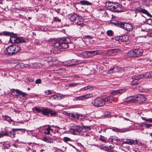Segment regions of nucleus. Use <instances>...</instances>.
I'll return each mask as SVG.
<instances>
[{
  "label": "nucleus",
  "mask_w": 152,
  "mask_h": 152,
  "mask_svg": "<svg viewBox=\"0 0 152 152\" xmlns=\"http://www.w3.org/2000/svg\"><path fill=\"white\" fill-rule=\"evenodd\" d=\"M71 39L69 38H63L58 39L54 43V48L53 49V53L55 54L58 52V49L61 48L66 49L72 46L71 42Z\"/></svg>",
  "instance_id": "1"
},
{
  "label": "nucleus",
  "mask_w": 152,
  "mask_h": 152,
  "mask_svg": "<svg viewBox=\"0 0 152 152\" xmlns=\"http://www.w3.org/2000/svg\"><path fill=\"white\" fill-rule=\"evenodd\" d=\"M114 99L113 96L111 95L104 98L98 97L94 99L92 102L96 107H101L104 105L105 102H111Z\"/></svg>",
  "instance_id": "2"
},
{
  "label": "nucleus",
  "mask_w": 152,
  "mask_h": 152,
  "mask_svg": "<svg viewBox=\"0 0 152 152\" xmlns=\"http://www.w3.org/2000/svg\"><path fill=\"white\" fill-rule=\"evenodd\" d=\"M12 34H13L12 32H10L7 31H4L0 33V35L11 36L10 37V41L12 43H21L25 42L26 41L23 38L18 37L16 35L13 36ZM1 42V40L0 39V43Z\"/></svg>",
  "instance_id": "3"
},
{
  "label": "nucleus",
  "mask_w": 152,
  "mask_h": 152,
  "mask_svg": "<svg viewBox=\"0 0 152 152\" xmlns=\"http://www.w3.org/2000/svg\"><path fill=\"white\" fill-rule=\"evenodd\" d=\"M105 5L108 9L113 12H122L123 10L122 6L118 3L114 2L107 1Z\"/></svg>",
  "instance_id": "4"
},
{
  "label": "nucleus",
  "mask_w": 152,
  "mask_h": 152,
  "mask_svg": "<svg viewBox=\"0 0 152 152\" xmlns=\"http://www.w3.org/2000/svg\"><path fill=\"white\" fill-rule=\"evenodd\" d=\"M151 77H152V75L148 72L144 73L137 76H134L132 78V80L131 82V84L133 85H137L139 84V80L140 79Z\"/></svg>",
  "instance_id": "5"
},
{
  "label": "nucleus",
  "mask_w": 152,
  "mask_h": 152,
  "mask_svg": "<svg viewBox=\"0 0 152 152\" xmlns=\"http://www.w3.org/2000/svg\"><path fill=\"white\" fill-rule=\"evenodd\" d=\"M20 49V47L18 45H10L6 49L5 53L6 55L9 56H12L18 52Z\"/></svg>",
  "instance_id": "6"
},
{
  "label": "nucleus",
  "mask_w": 152,
  "mask_h": 152,
  "mask_svg": "<svg viewBox=\"0 0 152 152\" xmlns=\"http://www.w3.org/2000/svg\"><path fill=\"white\" fill-rule=\"evenodd\" d=\"M112 23L117 26L120 27L128 31H130L132 29V26L128 23L123 22L119 21H115L113 22Z\"/></svg>",
  "instance_id": "7"
},
{
  "label": "nucleus",
  "mask_w": 152,
  "mask_h": 152,
  "mask_svg": "<svg viewBox=\"0 0 152 152\" xmlns=\"http://www.w3.org/2000/svg\"><path fill=\"white\" fill-rule=\"evenodd\" d=\"M143 50L141 49H134L129 51L127 53V56L130 57H137L142 55Z\"/></svg>",
  "instance_id": "8"
},
{
  "label": "nucleus",
  "mask_w": 152,
  "mask_h": 152,
  "mask_svg": "<svg viewBox=\"0 0 152 152\" xmlns=\"http://www.w3.org/2000/svg\"><path fill=\"white\" fill-rule=\"evenodd\" d=\"M42 114L43 115L48 116H54L57 114L56 112L53 111L48 108L42 107Z\"/></svg>",
  "instance_id": "9"
},
{
  "label": "nucleus",
  "mask_w": 152,
  "mask_h": 152,
  "mask_svg": "<svg viewBox=\"0 0 152 152\" xmlns=\"http://www.w3.org/2000/svg\"><path fill=\"white\" fill-rule=\"evenodd\" d=\"M134 10L135 11L134 13L135 14L134 15V17L137 16V12L140 13H143L146 14L147 16L152 17V15L150 14V13L146 10L144 9L141 7H137L134 8Z\"/></svg>",
  "instance_id": "10"
},
{
  "label": "nucleus",
  "mask_w": 152,
  "mask_h": 152,
  "mask_svg": "<svg viewBox=\"0 0 152 152\" xmlns=\"http://www.w3.org/2000/svg\"><path fill=\"white\" fill-rule=\"evenodd\" d=\"M79 63L78 60L72 59L65 61L64 62V64L66 66H70L78 64Z\"/></svg>",
  "instance_id": "11"
},
{
  "label": "nucleus",
  "mask_w": 152,
  "mask_h": 152,
  "mask_svg": "<svg viewBox=\"0 0 152 152\" xmlns=\"http://www.w3.org/2000/svg\"><path fill=\"white\" fill-rule=\"evenodd\" d=\"M146 99L145 96L142 94H139L137 96H135V103H142L145 102Z\"/></svg>",
  "instance_id": "12"
},
{
  "label": "nucleus",
  "mask_w": 152,
  "mask_h": 152,
  "mask_svg": "<svg viewBox=\"0 0 152 152\" xmlns=\"http://www.w3.org/2000/svg\"><path fill=\"white\" fill-rule=\"evenodd\" d=\"M124 144H127L130 145L137 144L138 145H141V143H138L137 140H133L131 139H126V141L124 142Z\"/></svg>",
  "instance_id": "13"
},
{
  "label": "nucleus",
  "mask_w": 152,
  "mask_h": 152,
  "mask_svg": "<svg viewBox=\"0 0 152 152\" xmlns=\"http://www.w3.org/2000/svg\"><path fill=\"white\" fill-rule=\"evenodd\" d=\"M74 23L78 25L81 26H83V20L81 17L79 15Z\"/></svg>",
  "instance_id": "14"
},
{
  "label": "nucleus",
  "mask_w": 152,
  "mask_h": 152,
  "mask_svg": "<svg viewBox=\"0 0 152 152\" xmlns=\"http://www.w3.org/2000/svg\"><path fill=\"white\" fill-rule=\"evenodd\" d=\"M84 136L86 137V139L88 141H91L94 138V136L91 132H88L84 134Z\"/></svg>",
  "instance_id": "15"
},
{
  "label": "nucleus",
  "mask_w": 152,
  "mask_h": 152,
  "mask_svg": "<svg viewBox=\"0 0 152 152\" xmlns=\"http://www.w3.org/2000/svg\"><path fill=\"white\" fill-rule=\"evenodd\" d=\"M109 140L112 143H113L115 144H118L120 141V140L116 137H111L109 139Z\"/></svg>",
  "instance_id": "16"
},
{
  "label": "nucleus",
  "mask_w": 152,
  "mask_h": 152,
  "mask_svg": "<svg viewBox=\"0 0 152 152\" xmlns=\"http://www.w3.org/2000/svg\"><path fill=\"white\" fill-rule=\"evenodd\" d=\"M78 15L75 13H72L68 15V18L72 22L74 23Z\"/></svg>",
  "instance_id": "17"
},
{
  "label": "nucleus",
  "mask_w": 152,
  "mask_h": 152,
  "mask_svg": "<svg viewBox=\"0 0 152 152\" xmlns=\"http://www.w3.org/2000/svg\"><path fill=\"white\" fill-rule=\"evenodd\" d=\"M135 96H130L124 99L125 102H129L130 103H135Z\"/></svg>",
  "instance_id": "18"
},
{
  "label": "nucleus",
  "mask_w": 152,
  "mask_h": 152,
  "mask_svg": "<svg viewBox=\"0 0 152 152\" xmlns=\"http://www.w3.org/2000/svg\"><path fill=\"white\" fill-rule=\"evenodd\" d=\"M11 91L12 93H13L15 91L17 94H21V95L22 96L24 97H26L28 95L26 93L22 92L21 91L18 89H15L14 88H12L11 90Z\"/></svg>",
  "instance_id": "19"
},
{
  "label": "nucleus",
  "mask_w": 152,
  "mask_h": 152,
  "mask_svg": "<svg viewBox=\"0 0 152 152\" xmlns=\"http://www.w3.org/2000/svg\"><path fill=\"white\" fill-rule=\"evenodd\" d=\"M141 15L142 17L143 21L144 23H146L152 26V19H151L149 18L147 19L146 18L144 17L141 14Z\"/></svg>",
  "instance_id": "20"
},
{
  "label": "nucleus",
  "mask_w": 152,
  "mask_h": 152,
  "mask_svg": "<svg viewBox=\"0 0 152 152\" xmlns=\"http://www.w3.org/2000/svg\"><path fill=\"white\" fill-rule=\"evenodd\" d=\"M43 130L44 133L45 134L49 135L50 134V131L53 132V129H51L50 125H48L47 126V128L44 129Z\"/></svg>",
  "instance_id": "21"
},
{
  "label": "nucleus",
  "mask_w": 152,
  "mask_h": 152,
  "mask_svg": "<svg viewBox=\"0 0 152 152\" xmlns=\"http://www.w3.org/2000/svg\"><path fill=\"white\" fill-rule=\"evenodd\" d=\"M42 140L47 143H53V140L52 138L49 137H45L42 138Z\"/></svg>",
  "instance_id": "22"
},
{
  "label": "nucleus",
  "mask_w": 152,
  "mask_h": 152,
  "mask_svg": "<svg viewBox=\"0 0 152 152\" xmlns=\"http://www.w3.org/2000/svg\"><path fill=\"white\" fill-rule=\"evenodd\" d=\"M126 91L125 89H121L116 91H114L112 92V94L114 95H118L122 94Z\"/></svg>",
  "instance_id": "23"
},
{
  "label": "nucleus",
  "mask_w": 152,
  "mask_h": 152,
  "mask_svg": "<svg viewBox=\"0 0 152 152\" xmlns=\"http://www.w3.org/2000/svg\"><path fill=\"white\" fill-rule=\"evenodd\" d=\"M91 129L90 126H81V132H85L90 131Z\"/></svg>",
  "instance_id": "24"
},
{
  "label": "nucleus",
  "mask_w": 152,
  "mask_h": 152,
  "mask_svg": "<svg viewBox=\"0 0 152 152\" xmlns=\"http://www.w3.org/2000/svg\"><path fill=\"white\" fill-rule=\"evenodd\" d=\"M119 69L117 67H115L113 68H111L108 71V74H111L115 72H119Z\"/></svg>",
  "instance_id": "25"
},
{
  "label": "nucleus",
  "mask_w": 152,
  "mask_h": 152,
  "mask_svg": "<svg viewBox=\"0 0 152 152\" xmlns=\"http://www.w3.org/2000/svg\"><path fill=\"white\" fill-rule=\"evenodd\" d=\"M72 130H73V131L75 132H81V126L78 125L74 126L73 128L71 129Z\"/></svg>",
  "instance_id": "26"
},
{
  "label": "nucleus",
  "mask_w": 152,
  "mask_h": 152,
  "mask_svg": "<svg viewBox=\"0 0 152 152\" xmlns=\"http://www.w3.org/2000/svg\"><path fill=\"white\" fill-rule=\"evenodd\" d=\"M112 129L113 131L115 132H120L122 133L126 131V130L125 129H119L118 128L115 127L112 128Z\"/></svg>",
  "instance_id": "27"
},
{
  "label": "nucleus",
  "mask_w": 152,
  "mask_h": 152,
  "mask_svg": "<svg viewBox=\"0 0 152 152\" xmlns=\"http://www.w3.org/2000/svg\"><path fill=\"white\" fill-rule=\"evenodd\" d=\"M80 3L82 5H91L92 3L86 0H81L80 2Z\"/></svg>",
  "instance_id": "28"
},
{
  "label": "nucleus",
  "mask_w": 152,
  "mask_h": 152,
  "mask_svg": "<svg viewBox=\"0 0 152 152\" xmlns=\"http://www.w3.org/2000/svg\"><path fill=\"white\" fill-rule=\"evenodd\" d=\"M82 55L85 58H90L89 51L83 52L82 53Z\"/></svg>",
  "instance_id": "29"
},
{
  "label": "nucleus",
  "mask_w": 152,
  "mask_h": 152,
  "mask_svg": "<svg viewBox=\"0 0 152 152\" xmlns=\"http://www.w3.org/2000/svg\"><path fill=\"white\" fill-rule=\"evenodd\" d=\"M121 42H126L129 39V36L127 35H124L123 36H121Z\"/></svg>",
  "instance_id": "30"
},
{
  "label": "nucleus",
  "mask_w": 152,
  "mask_h": 152,
  "mask_svg": "<svg viewBox=\"0 0 152 152\" xmlns=\"http://www.w3.org/2000/svg\"><path fill=\"white\" fill-rule=\"evenodd\" d=\"M13 131V129H12V131H11L9 132V137H10L12 138H14L15 137V135L16 133H15V131Z\"/></svg>",
  "instance_id": "31"
},
{
  "label": "nucleus",
  "mask_w": 152,
  "mask_h": 152,
  "mask_svg": "<svg viewBox=\"0 0 152 152\" xmlns=\"http://www.w3.org/2000/svg\"><path fill=\"white\" fill-rule=\"evenodd\" d=\"M89 52L90 54V58L98 54V51L97 50L89 51Z\"/></svg>",
  "instance_id": "32"
},
{
  "label": "nucleus",
  "mask_w": 152,
  "mask_h": 152,
  "mask_svg": "<svg viewBox=\"0 0 152 152\" xmlns=\"http://www.w3.org/2000/svg\"><path fill=\"white\" fill-rule=\"evenodd\" d=\"M59 100H60L62 98H66V97L69 96V95H64L61 94H58Z\"/></svg>",
  "instance_id": "33"
},
{
  "label": "nucleus",
  "mask_w": 152,
  "mask_h": 152,
  "mask_svg": "<svg viewBox=\"0 0 152 152\" xmlns=\"http://www.w3.org/2000/svg\"><path fill=\"white\" fill-rule=\"evenodd\" d=\"M94 86H88L83 88V89L85 90H86L88 89H89L90 90H92L94 89Z\"/></svg>",
  "instance_id": "34"
},
{
  "label": "nucleus",
  "mask_w": 152,
  "mask_h": 152,
  "mask_svg": "<svg viewBox=\"0 0 152 152\" xmlns=\"http://www.w3.org/2000/svg\"><path fill=\"white\" fill-rule=\"evenodd\" d=\"M142 119L146 121L150 122L152 123V118H146L142 117Z\"/></svg>",
  "instance_id": "35"
},
{
  "label": "nucleus",
  "mask_w": 152,
  "mask_h": 152,
  "mask_svg": "<svg viewBox=\"0 0 152 152\" xmlns=\"http://www.w3.org/2000/svg\"><path fill=\"white\" fill-rule=\"evenodd\" d=\"M50 98L52 100H54L57 99L59 100L58 94L53 95L50 97Z\"/></svg>",
  "instance_id": "36"
},
{
  "label": "nucleus",
  "mask_w": 152,
  "mask_h": 152,
  "mask_svg": "<svg viewBox=\"0 0 152 152\" xmlns=\"http://www.w3.org/2000/svg\"><path fill=\"white\" fill-rule=\"evenodd\" d=\"M13 131H21L22 133L23 134L25 133L26 130L25 129H13Z\"/></svg>",
  "instance_id": "37"
},
{
  "label": "nucleus",
  "mask_w": 152,
  "mask_h": 152,
  "mask_svg": "<svg viewBox=\"0 0 152 152\" xmlns=\"http://www.w3.org/2000/svg\"><path fill=\"white\" fill-rule=\"evenodd\" d=\"M131 118L130 114L128 113H126L125 117L124 118V119L126 120L129 121H130L132 122V121L130 120V119H129L128 118Z\"/></svg>",
  "instance_id": "38"
},
{
  "label": "nucleus",
  "mask_w": 152,
  "mask_h": 152,
  "mask_svg": "<svg viewBox=\"0 0 152 152\" xmlns=\"http://www.w3.org/2000/svg\"><path fill=\"white\" fill-rule=\"evenodd\" d=\"M107 34L108 36H113L114 34L113 31L111 30L107 31Z\"/></svg>",
  "instance_id": "39"
},
{
  "label": "nucleus",
  "mask_w": 152,
  "mask_h": 152,
  "mask_svg": "<svg viewBox=\"0 0 152 152\" xmlns=\"http://www.w3.org/2000/svg\"><path fill=\"white\" fill-rule=\"evenodd\" d=\"M45 60L48 62L53 61L52 58L51 57L45 58Z\"/></svg>",
  "instance_id": "40"
},
{
  "label": "nucleus",
  "mask_w": 152,
  "mask_h": 152,
  "mask_svg": "<svg viewBox=\"0 0 152 152\" xmlns=\"http://www.w3.org/2000/svg\"><path fill=\"white\" fill-rule=\"evenodd\" d=\"M147 61V59L146 58H140L138 60L139 62L141 63H145Z\"/></svg>",
  "instance_id": "41"
},
{
  "label": "nucleus",
  "mask_w": 152,
  "mask_h": 152,
  "mask_svg": "<svg viewBox=\"0 0 152 152\" xmlns=\"http://www.w3.org/2000/svg\"><path fill=\"white\" fill-rule=\"evenodd\" d=\"M93 96V95L92 94H91L84 95V97L85 99H87L92 97Z\"/></svg>",
  "instance_id": "42"
},
{
  "label": "nucleus",
  "mask_w": 152,
  "mask_h": 152,
  "mask_svg": "<svg viewBox=\"0 0 152 152\" xmlns=\"http://www.w3.org/2000/svg\"><path fill=\"white\" fill-rule=\"evenodd\" d=\"M78 84L77 83H69L68 85L70 87H73L77 86Z\"/></svg>",
  "instance_id": "43"
},
{
  "label": "nucleus",
  "mask_w": 152,
  "mask_h": 152,
  "mask_svg": "<svg viewBox=\"0 0 152 152\" xmlns=\"http://www.w3.org/2000/svg\"><path fill=\"white\" fill-rule=\"evenodd\" d=\"M34 109L38 113H42V108L40 109L37 107H35L34 108Z\"/></svg>",
  "instance_id": "44"
},
{
  "label": "nucleus",
  "mask_w": 152,
  "mask_h": 152,
  "mask_svg": "<svg viewBox=\"0 0 152 152\" xmlns=\"http://www.w3.org/2000/svg\"><path fill=\"white\" fill-rule=\"evenodd\" d=\"M99 140L103 142H105L106 139V137H104L100 135L99 138Z\"/></svg>",
  "instance_id": "45"
},
{
  "label": "nucleus",
  "mask_w": 152,
  "mask_h": 152,
  "mask_svg": "<svg viewBox=\"0 0 152 152\" xmlns=\"http://www.w3.org/2000/svg\"><path fill=\"white\" fill-rule=\"evenodd\" d=\"M76 41L78 42L77 43H78L79 44H81L84 42V41L82 38H77L76 39Z\"/></svg>",
  "instance_id": "46"
},
{
  "label": "nucleus",
  "mask_w": 152,
  "mask_h": 152,
  "mask_svg": "<svg viewBox=\"0 0 152 152\" xmlns=\"http://www.w3.org/2000/svg\"><path fill=\"white\" fill-rule=\"evenodd\" d=\"M63 140L65 142H67L68 141H69L71 140V139L67 137H65L63 139Z\"/></svg>",
  "instance_id": "47"
},
{
  "label": "nucleus",
  "mask_w": 152,
  "mask_h": 152,
  "mask_svg": "<svg viewBox=\"0 0 152 152\" xmlns=\"http://www.w3.org/2000/svg\"><path fill=\"white\" fill-rule=\"evenodd\" d=\"M144 126L145 127L146 129L150 128L151 127V124H144Z\"/></svg>",
  "instance_id": "48"
},
{
  "label": "nucleus",
  "mask_w": 152,
  "mask_h": 152,
  "mask_svg": "<svg viewBox=\"0 0 152 152\" xmlns=\"http://www.w3.org/2000/svg\"><path fill=\"white\" fill-rule=\"evenodd\" d=\"M26 151L28 152H36L35 150L31 149L29 147H28V148L26 149Z\"/></svg>",
  "instance_id": "49"
},
{
  "label": "nucleus",
  "mask_w": 152,
  "mask_h": 152,
  "mask_svg": "<svg viewBox=\"0 0 152 152\" xmlns=\"http://www.w3.org/2000/svg\"><path fill=\"white\" fill-rule=\"evenodd\" d=\"M45 93L46 95L50 94H52L51 91L50 90H46L45 91Z\"/></svg>",
  "instance_id": "50"
},
{
  "label": "nucleus",
  "mask_w": 152,
  "mask_h": 152,
  "mask_svg": "<svg viewBox=\"0 0 152 152\" xmlns=\"http://www.w3.org/2000/svg\"><path fill=\"white\" fill-rule=\"evenodd\" d=\"M113 53H114L113 49L109 50L107 51V53L109 55H110Z\"/></svg>",
  "instance_id": "51"
},
{
  "label": "nucleus",
  "mask_w": 152,
  "mask_h": 152,
  "mask_svg": "<svg viewBox=\"0 0 152 152\" xmlns=\"http://www.w3.org/2000/svg\"><path fill=\"white\" fill-rule=\"evenodd\" d=\"M113 49L114 53L118 52L120 50V49L118 48H114Z\"/></svg>",
  "instance_id": "52"
},
{
  "label": "nucleus",
  "mask_w": 152,
  "mask_h": 152,
  "mask_svg": "<svg viewBox=\"0 0 152 152\" xmlns=\"http://www.w3.org/2000/svg\"><path fill=\"white\" fill-rule=\"evenodd\" d=\"M5 120L7 121L10 122H12L13 121L12 120L11 118L10 117H9V118H8L7 119H5Z\"/></svg>",
  "instance_id": "53"
},
{
  "label": "nucleus",
  "mask_w": 152,
  "mask_h": 152,
  "mask_svg": "<svg viewBox=\"0 0 152 152\" xmlns=\"http://www.w3.org/2000/svg\"><path fill=\"white\" fill-rule=\"evenodd\" d=\"M35 83L37 84L41 83V80L40 79L37 80L35 82Z\"/></svg>",
  "instance_id": "54"
},
{
  "label": "nucleus",
  "mask_w": 152,
  "mask_h": 152,
  "mask_svg": "<svg viewBox=\"0 0 152 152\" xmlns=\"http://www.w3.org/2000/svg\"><path fill=\"white\" fill-rule=\"evenodd\" d=\"M79 99V100H83L84 99H85L84 97V95L79 96L78 97Z\"/></svg>",
  "instance_id": "55"
},
{
  "label": "nucleus",
  "mask_w": 152,
  "mask_h": 152,
  "mask_svg": "<svg viewBox=\"0 0 152 152\" xmlns=\"http://www.w3.org/2000/svg\"><path fill=\"white\" fill-rule=\"evenodd\" d=\"M54 19L55 21H57L59 22H60L61 21V19H59L58 17H55L54 18Z\"/></svg>",
  "instance_id": "56"
},
{
  "label": "nucleus",
  "mask_w": 152,
  "mask_h": 152,
  "mask_svg": "<svg viewBox=\"0 0 152 152\" xmlns=\"http://www.w3.org/2000/svg\"><path fill=\"white\" fill-rule=\"evenodd\" d=\"M115 40L119 41V42L121 41V37L118 36L115 38Z\"/></svg>",
  "instance_id": "57"
},
{
  "label": "nucleus",
  "mask_w": 152,
  "mask_h": 152,
  "mask_svg": "<svg viewBox=\"0 0 152 152\" xmlns=\"http://www.w3.org/2000/svg\"><path fill=\"white\" fill-rule=\"evenodd\" d=\"M85 38L88 39H92L93 38L92 36L90 35H86L85 36Z\"/></svg>",
  "instance_id": "58"
},
{
  "label": "nucleus",
  "mask_w": 152,
  "mask_h": 152,
  "mask_svg": "<svg viewBox=\"0 0 152 152\" xmlns=\"http://www.w3.org/2000/svg\"><path fill=\"white\" fill-rule=\"evenodd\" d=\"M3 137L4 136H9V132H6L5 133H3Z\"/></svg>",
  "instance_id": "59"
},
{
  "label": "nucleus",
  "mask_w": 152,
  "mask_h": 152,
  "mask_svg": "<svg viewBox=\"0 0 152 152\" xmlns=\"http://www.w3.org/2000/svg\"><path fill=\"white\" fill-rule=\"evenodd\" d=\"M28 80L30 82H32L34 81V79L32 78V77L28 78Z\"/></svg>",
  "instance_id": "60"
},
{
  "label": "nucleus",
  "mask_w": 152,
  "mask_h": 152,
  "mask_svg": "<svg viewBox=\"0 0 152 152\" xmlns=\"http://www.w3.org/2000/svg\"><path fill=\"white\" fill-rule=\"evenodd\" d=\"M20 67L21 68H23L25 67V66L24 65V64L23 63L20 64Z\"/></svg>",
  "instance_id": "61"
},
{
  "label": "nucleus",
  "mask_w": 152,
  "mask_h": 152,
  "mask_svg": "<svg viewBox=\"0 0 152 152\" xmlns=\"http://www.w3.org/2000/svg\"><path fill=\"white\" fill-rule=\"evenodd\" d=\"M103 12H104V16H107L108 17H109V16L108 15V14L107 12H106L105 11H104Z\"/></svg>",
  "instance_id": "62"
},
{
  "label": "nucleus",
  "mask_w": 152,
  "mask_h": 152,
  "mask_svg": "<svg viewBox=\"0 0 152 152\" xmlns=\"http://www.w3.org/2000/svg\"><path fill=\"white\" fill-rule=\"evenodd\" d=\"M113 148H107V150L106 151L109 152H111L112 151Z\"/></svg>",
  "instance_id": "63"
},
{
  "label": "nucleus",
  "mask_w": 152,
  "mask_h": 152,
  "mask_svg": "<svg viewBox=\"0 0 152 152\" xmlns=\"http://www.w3.org/2000/svg\"><path fill=\"white\" fill-rule=\"evenodd\" d=\"M113 148H107V150L106 151L109 152H111L112 151Z\"/></svg>",
  "instance_id": "64"
}]
</instances>
